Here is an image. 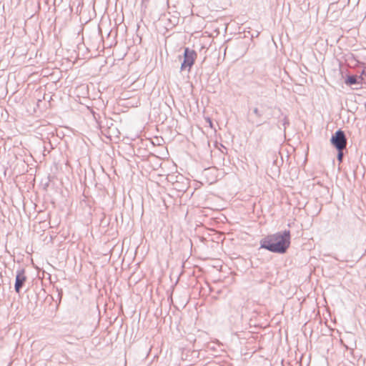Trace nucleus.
<instances>
[{
    "instance_id": "f257e3e1",
    "label": "nucleus",
    "mask_w": 366,
    "mask_h": 366,
    "mask_svg": "<svg viewBox=\"0 0 366 366\" xmlns=\"http://www.w3.org/2000/svg\"><path fill=\"white\" fill-rule=\"evenodd\" d=\"M290 230L269 234L260 240V249H265L273 253L285 254L290 247Z\"/></svg>"
},
{
    "instance_id": "f03ea898",
    "label": "nucleus",
    "mask_w": 366,
    "mask_h": 366,
    "mask_svg": "<svg viewBox=\"0 0 366 366\" xmlns=\"http://www.w3.org/2000/svg\"><path fill=\"white\" fill-rule=\"evenodd\" d=\"M330 142L337 150H344L346 148L347 142L345 132L342 129L337 130L332 135Z\"/></svg>"
},
{
    "instance_id": "7ed1b4c3",
    "label": "nucleus",
    "mask_w": 366,
    "mask_h": 366,
    "mask_svg": "<svg viewBox=\"0 0 366 366\" xmlns=\"http://www.w3.org/2000/svg\"><path fill=\"white\" fill-rule=\"evenodd\" d=\"M197 56V52L194 50L190 49L188 47L184 48L183 54L184 60L181 64L180 69L184 71L187 69L189 71L194 64Z\"/></svg>"
},
{
    "instance_id": "20e7f679",
    "label": "nucleus",
    "mask_w": 366,
    "mask_h": 366,
    "mask_svg": "<svg viewBox=\"0 0 366 366\" xmlns=\"http://www.w3.org/2000/svg\"><path fill=\"white\" fill-rule=\"evenodd\" d=\"M25 271L24 269H19L16 272V280L14 285V290L16 293H19L23 286L26 281V277L24 274Z\"/></svg>"
},
{
    "instance_id": "39448f33",
    "label": "nucleus",
    "mask_w": 366,
    "mask_h": 366,
    "mask_svg": "<svg viewBox=\"0 0 366 366\" xmlns=\"http://www.w3.org/2000/svg\"><path fill=\"white\" fill-rule=\"evenodd\" d=\"M365 73V70H362L361 74L360 76L357 75H348L345 79V84L349 86H352L354 84H362V81L363 80L362 75Z\"/></svg>"
},
{
    "instance_id": "423d86ee",
    "label": "nucleus",
    "mask_w": 366,
    "mask_h": 366,
    "mask_svg": "<svg viewBox=\"0 0 366 366\" xmlns=\"http://www.w3.org/2000/svg\"><path fill=\"white\" fill-rule=\"evenodd\" d=\"M248 115L249 117L254 115L255 118L259 119L263 116V112L261 111L258 107H254L252 109V114H249Z\"/></svg>"
},
{
    "instance_id": "0eeeda50",
    "label": "nucleus",
    "mask_w": 366,
    "mask_h": 366,
    "mask_svg": "<svg viewBox=\"0 0 366 366\" xmlns=\"http://www.w3.org/2000/svg\"><path fill=\"white\" fill-rule=\"evenodd\" d=\"M289 124H290V122H289L287 117L286 116H285L282 119H280L278 121L277 126L279 128H281L280 125H282L284 127V130H285L286 127L287 125H289Z\"/></svg>"
},
{
    "instance_id": "6e6552de",
    "label": "nucleus",
    "mask_w": 366,
    "mask_h": 366,
    "mask_svg": "<svg viewBox=\"0 0 366 366\" xmlns=\"http://www.w3.org/2000/svg\"><path fill=\"white\" fill-rule=\"evenodd\" d=\"M337 159L339 161V162H342L343 156H344L343 150H337Z\"/></svg>"
},
{
    "instance_id": "1a4fd4ad",
    "label": "nucleus",
    "mask_w": 366,
    "mask_h": 366,
    "mask_svg": "<svg viewBox=\"0 0 366 366\" xmlns=\"http://www.w3.org/2000/svg\"><path fill=\"white\" fill-rule=\"evenodd\" d=\"M149 0H142V6L144 8H147L148 6Z\"/></svg>"
},
{
    "instance_id": "9d476101",
    "label": "nucleus",
    "mask_w": 366,
    "mask_h": 366,
    "mask_svg": "<svg viewBox=\"0 0 366 366\" xmlns=\"http://www.w3.org/2000/svg\"><path fill=\"white\" fill-rule=\"evenodd\" d=\"M178 20H179V19H178L177 18H175V19H174V21H173V24H174V25L177 24V22H178Z\"/></svg>"
},
{
    "instance_id": "9b49d317",
    "label": "nucleus",
    "mask_w": 366,
    "mask_h": 366,
    "mask_svg": "<svg viewBox=\"0 0 366 366\" xmlns=\"http://www.w3.org/2000/svg\"><path fill=\"white\" fill-rule=\"evenodd\" d=\"M248 121H249V122L252 123V124H254V123L255 122V121H254V119H249V118L248 119Z\"/></svg>"
},
{
    "instance_id": "f8f14e48",
    "label": "nucleus",
    "mask_w": 366,
    "mask_h": 366,
    "mask_svg": "<svg viewBox=\"0 0 366 366\" xmlns=\"http://www.w3.org/2000/svg\"><path fill=\"white\" fill-rule=\"evenodd\" d=\"M262 123H258V124H257V127H259V126H260V125H262Z\"/></svg>"
},
{
    "instance_id": "ddd939ff",
    "label": "nucleus",
    "mask_w": 366,
    "mask_h": 366,
    "mask_svg": "<svg viewBox=\"0 0 366 366\" xmlns=\"http://www.w3.org/2000/svg\"><path fill=\"white\" fill-rule=\"evenodd\" d=\"M209 122L210 123V125H212V122H211V120L209 119Z\"/></svg>"
}]
</instances>
